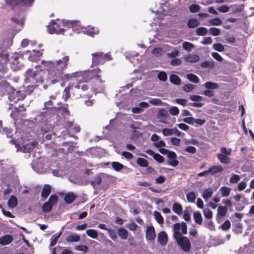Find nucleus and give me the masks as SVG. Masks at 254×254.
I'll use <instances>...</instances> for the list:
<instances>
[{
	"instance_id": "f257e3e1",
	"label": "nucleus",
	"mask_w": 254,
	"mask_h": 254,
	"mask_svg": "<svg viewBox=\"0 0 254 254\" xmlns=\"http://www.w3.org/2000/svg\"><path fill=\"white\" fill-rule=\"evenodd\" d=\"M69 60V56H65L56 62L44 60L41 62V70L48 71L47 84L44 85L45 89L47 88L48 85L55 84L61 81L65 82L73 78H79V71L64 74V71L67 68Z\"/></svg>"
},
{
	"instance_id": "f03ea898",
	"label": "nucleus",
	"mask_w": 254,
	"mask_h": 254,
	"mask_svg": "<svg viewBox=\"0 0 254 254\" xmlns=\"http://www.w3.org/2000/svg\"><path fill=\"white\" fill-rule=\"evenodd\" d=\"M101 72V70L99 68L93 70L80 71H79V78H81L82 79H79V80L88 82L93 79H97L100 82V86L98 89H96L102 91L105 88V81L102 80L101 75L99 74Z\"/></svg>"
},
{
	"instance_id": "7ed1b4c3",
	"label": "nucleus",
	"mask_w": 254,
	"mask_h": 254,
	"mask_svg": "<svg viewBox=\"0 0 254 254\" xmlns=\"http://www.w3.org/2000/svg\"><path fill=\"white\" fill-rule=\"evenodd\" d=\"M77 23L75 21H63V22L57 23L55 20H52L47 26L49 32L50 34H60L63 33L65 29L64 28H69L75 25Z\"/></svg>"
},
{
	"instance_id": "20e7f679",
	"label": "nucleus",
	"mask_w": 254,
	"mask_h": 254,
	"mask_svg": "<svg viewBox=\"0 0 254 254\" xmlns=\"http://www.w3.org/2000/svg\"><path fill=\"white\" fill-rule=\"evenodd\" d=\"M25 83H31L32 84H42L44 81V75L40 72H36L33 69H28L25 72Z\"/></svg>"
},
{
	"instance_id": "39448f33",
	"label": "nucleus",
	"mask_w": 254,
	"mask_h": 254,
	"mask_svg": "<svg viewBox=\"0 0 254 254\" xmlns=\"http://www.w3.org/2000/svg\"><path fill=\"white\" fill-rule=\"evenodd\" d=\"M113 59L111 55L109 53L104 54L102 52H96L92 54L91 66L101 64H103L107 61H111Z\"/></svg>"
},
{
	"instance_id": "423d86ee",
	"label": "nucleus",
	"mask_w": 254,
	"mask_h": 254,
	"mask_svg": "<svg viewBox=\"0 0 254 254\" xmlns=\"http://www.w3.org/2000/svg\"><path fill=\"white\" fill-rule=\"evenodd\" d=\"M178 246L185 252H188L191 248V243L189 239L187 237L179 236L175 239Z\"/></svg>"
},
{
	"instance_id": "0eeeda50",
	"label": "nucleus",
	"mask_w": 254,
	"mask_h": 254,
	"mask_svg": "<svg viewBox=\"0 0 254 254\" xmlns=\"http://www.w3.org/2000/svg\"><path fill=\"white\" fill-rule=\"evenodd\" d=\"M6 3L12 8L16 5L22 4L23 6H31L34 0H4Z\"/></svg>"
},
{
	"instance_id": "6e6552de",
	"label": "nucleus",
	"mask_w": 254,
	"mask_h": 254,
	"mask_svg": "<svg viewBox=\"0 0 254 254\" xmlns=\"http://www.w3.org/2000/svg\"><path fill=\"white\" fill-rule=\"evenodd\" d=\"M145 233L146 238L147 240L153 241L156 238L155 229L152 225L147 227Z\"/></svg>"
},
{
	"instance_id": "1a4fd4ad",
	"label": "nucleus",
	"mask_w": 254,
	"mask_h": 254,
	"mask_svg": "<svg viewBox=\"0 0 254 254\" xmlns=\"http://www.w3.org/2000/svg\"><path fill=\"white\" fill-rule=\"evenodd\" d=\"M157 240L162 246H165L168 242V236L165 231H161L158 234Z\"/></svg>"
},
{
	"instance_id": "9d476101",
	"label": "nucleus",
	"mask_w": 254,
	"mask_h": 254,
	"mask_svg": "<svg viewBox=\"0 0 254 254\" xmlns=\"http://www.w3.org/2000/svg\"><path fill=\"white\" fill-rule=\"evenodd\" d=\"M145 152L150 156H153V158L158 162L162 163L164 161V157L158 153H155L154 151L151 149H148Z\"/></svg>"
},
{
	"instance_id": "9b49d317",
	"label": "nucleus",
	"mask_w": 254,
	"mask_h": 254,
	"mask_svg": "<svg viewBox=\"0 0 254 254\" xmlns=\"http://www.w3.org/2000/svg\"><path fill=\"white\" fill-rule=\"evenodd\" d=\"M9 62L8 52L0 49V65H3Z\"/></svg>"
},
{
	"instance_id": "f8f14e48",
	"label": "nucleus",
	"mask_w": 254,
	"mask_h": 254,
	"mask_svg": "<svg viewBox=\"0 0 254 254\" xmlns=\"http://www.w3.org/2000/svg\"><path fill=\"white\" fill-rule=\"evenodd\" d=\"M13 241V237L10 235H5L0 238V244L3 246L10 244Z\"/></svg>"
},
{
	"instance_id": "ddd939ff",
	"label": "nucleus",
	"mask_w": 254,
	"mask_h": 254,
	"mask_svg": "<svg viewBox=\"0 0 254 254\" xmlns=\"http://www.w3.org/2000/svg\"><path fill=\"white\" fill-rule=\"evenodd\" d=\"M223 170V167L220 165L212 166L208 169L209 174L213 175Z\"/></svg>"
},
{
	"instance_id": "4468645a",
	"label": "nucleus",
	"mask_w": 254,
	"mask_h": 254,
	"mask_svg": "<svg viewBox=\"0 0 254 254\" xmlns=\"http://www.w3.org/2000/svg\"><path fill=\"white\" fill-rule=\"evenodd\" d=\"M51 189L50 185H45L41 192V196L45 199L47 198L51 192Z\"/></svg>"
},
{
	"instance_id": "2eb2a0df",
	"label": "nucleus",
	"mask_w": 254,
	"mask_h": 254,
	"mask_svg": "<svg viewBox=\"0 0 254 254\" xmlns=\"http://www.w3.org/2000/svg\"><path fill=\"white\" fill-rule=\"evenodd\" d=\"M157 117L160 120H167L169 117L168 111L164 109H161L158 112Z\"/></svg>"
},
{
	"instance_id": "dca6fc26",
	"label": "nucleus",
	"mask_w": 254,
	"mask_h": 254,
	"mask_svg": "<svg viewBox=\"0 0 254 254\" xmlns=\"http://www.w3.org/2000/svg\"><path fill=\"white\" fill-rule=\"evenodd\" d=\"M84 32L88 35L91 37H94V35L98 34L99 33V30H98V28L88 26V28L86 29V31Z\"/></svg>"
},
{
	"instance_id": "f3484780",
	"label": "nucleus",
	"mask_w": 254,
	"mask_h": 254,
	"mask_svg": "<svg viewBox=\"0 0 254 254\" xmlns=\"http://www.w3.org/2000/svg\"><path fill=\"white\" fill-rule=\"evenodd\" d=\"M76 195L72 192L67 193L64 197V200L66 203H71L76 198Z\"/></svg>"
},
{
	"instance_id": "a211bd4d",
	"label": "nucleus",
	"mask_w": 254,
	"mask_h": 254,
	"mask_svg": "<svg viewBox=\"0 0 254 254\" xmlns=\"http://www.w3.org/2000/svg\"><path fill=\"white\" fill-rule=\"evenodd\" d=\"M7 204L10 208H13L17 205V199L15 196L11 195L8 199Z\"/></svg>"
},
{
	"instance_id": "6ab92c4d",
	"label": "nucleus",
	"mask_w": 254,
	"mask_h": 254,
	"mask_svg": "<svg viewBox=\"0 0 254 254\" xmlns=\"http://www.w3.org/2000/svg\"><path fill=\"white\" fill-rule=\"evenodd\" d=\"M181 225L179 223H176L174 225V237L177 239V237L181 236L182 234L180 232Z\"/></svg>"
},
{
	"instance_id": "aec40b11",
	"label": "nucleus",
	"mask_w": 254,
	"mask_h": 254,
	"mask_svg": "<svg viewBox=\"0 0 254 254\" xmlns=\"http://www.w3.org/2000/svg\"><path fill=\"white\" fill-rule=\"evenodd\" d=\"M118 234L123 240H126L128 236V231L124 228H120L118 230Z\"/></svg>"
},
{
	"instance_id": "412c9836",
	"label": "nucleus",
	"mask_w": 254,
	"mask_h": 254,
	"mask_svg": "<svg viewBox=\"0 0 254 254\" xmlns=\"http://www.w3.org/2000/svg\"><path fill=\"white\" fill-rule=\"evenodd\" d=\"M173 210L178 215H181L183 212V207L180 203L175 202L173 205Z\"/></svg>"
},
{
	"instance_id": "4be33fe9",
	"label": "nucleus",
	"mask_w": 254,
	"mask_h": 254,
	"mask_svg": "<svg viewBox=\"0 0 254 254\" xmlns=\"http://www.w3.org/2000/svg\"><path fill=\"white\" fill-rule=\"evenodd\" d=\"M193 219L195 222L198 225L202 224V217L200 212L196 211L193 213Z\"/></svg>"
},
{
	"instance_id": "5701e85b",
	"label": "nucleus",
	"mask_w": 254,
	"mask_h": 254,
	"mask_svg": "<svg viewBox=\"0 0 254 254\" xmlns=\"http://www.w3.org/2000/svg\"><path fill=\"white\" fill-rule=\"evenodd\" d=\"M170 80L173 84L178 85L181 83L180 78L176 74H172L170 76Z\"/></svg>"
},
{
	"instance_id": "b1692460",
	"label": "nucleus",
	"mask_w": 254,
	"mask_h": 254,
	"mask_svg": "<svg viewBox=\"0 0 254 254\" xmlns=\"http://www.w3.org/2000/svg\"><path fill=\"white\" fill-rule=\"evenodd\" d=\"M200 66L202 68H213L215 66L214 62L211 61H205L201 63Z\"/></svg>"
},
{
	"instance_id": "393cba45",
	"label": "nucleus",
	"mask_w": 254,
	"mask_h": 254,
	"mask_svg": "<svg viewBox=\"0 0 254 254\" xmlns=\"http://www.w3.org/2000/svg\"><path fill=\"white\" fill-rule=\"evenodd\" d=\"M185 59L187 62L195 63L199 61V57L197 55L189 54Z\"/></svg>"
},
{
	"instance_id": "a878e982",
	"label": "nucleus",
	"mask_w": 254,
	"mask_h": 254,
	"mask_svg": "<svg viewBox=\"0 0 254 254\" xmlns=\"http://www.w3.org/2000/svg\"><path fill=\"white\" fill-rule=\"evenodd\" d=\"M80 238V237L78 235L74 234L66 237L65 240L68 243L77 242L79 241Z\"/></svg>"
},
{
	"instance_id": "bb28decb",
	"label": "nucleus",
	"mask_w": 254,
	"mask_h": 254,
	"mask_svg": "<svg viewBox=\"0 0 254 254\" xmlns=\"http://www.w3.org/2000/svg\"><path fill=\"white\" fill-rule=\"evenodd\" d=\"M174 154H175V155H174V156L173 157V158L168 157L170 160L168 161L167 163L168 165L170 166H172L173 167H176L178 165L179 162V161L177 159V156L175 152Z\"/></svg>"
},
{
	"instance_id": "cd10ccee",
	"label": "nucleus",
	"mask_w": 254,
	"mask_h": 254,
	"mask_svg": "<svg viewBox=\"0 0 254 254\" xmlns=\"http://www.w3.org/2000/svg\"><path fill=\"white\" fill-rule=\"evenodd\" d=\"M217 158L221 163L228 164L230 162V158L223 154H218Z\"/></svg>"
},
{
	"instance_id": "c85d7f7f",
	"label": "nucleus",
	"mask_w": 254,
	"mask_h": 254,
	"mask_svg": "<svg viewBox=\"0 0 254 254\" xmlns=\"http://www.w3.org/2000/svg\"><path fill=\"white\" fill-rule=\"evenodd\" d=\"M199 24V22L196 19L192 18L188 20L187 25L189 28H194L198 26Z\"/></svg>"
},
{
	"instance_id": "c756f323",
	"label": "nucleus",
	"mask_w": 254,
	"mask_h": 254,
	"mask_svg": "<svg viewBox=\"0 0 254 254\" xmlns=\"http://www.w3.org/2000/svg\"><path fill=\"white\" fill-rule=\"evenodd\" d=\"M71 89V86L68 85L66 86L64 91L62 98L64 101H66L70 97V90Z\"/></svg>"
},
{
	"instance_id": "7c9ffc66",
	"label": "nucleus",
	"mask_w": 254,
	"mask_h": 254,
	"mask_svg": "<svg viewBox=\"0 0 254 254\" xmlns=\"http://www.w3.org/2000/svg\"><path fill=\"white\" fill-rule=\"evenodd\" d=\"M159 151L161 154L163 155H167V157L173 158L174 156V155H175V154H174V151H170L164 148H160Z\"/></svg>"
},
{
	"instance_id": "2f4dec72",
	"label": "nucleus",
	"mask_w": 254,
	"mask_h": 254,
	"mask_svg": "<svg viewBox=\"0 0 254 254\" xmlns=\"http://www.w3.org/2000/svg\"><path fill=\"white\" fill-rule=\"evenodd\" d=\"M19 59V57L18 54H15L12 57L9 59V62H10V63L12 64H13L15 66H19V62L18 60Z\"/></svg>"
},
{
	"instance_id": "473e14b6",
	"label": "nucleus",
	"mask_w": 254,
	"mask_h": 254,
	"mask_svg": "<svg viewBox=\"0 0 254 254\" xmlns=\"http://www.w3.org/2000/svg\"><path fill=\"white\" fill-rule=\"evenodd\" d=\"M136 163L142 167H147L148 166V161L142 158H138L136 160Z\"/></svg>"
},
{
	"instance_id": "72a5a7b5",
	"label": "nucleus",
	"mask_w": 254,
	"mask_h": 254,
	"mask_svg": "<svg viewBox=\"0 0 254 254\" xmlns=\"http://www.w3.org/2000/svg\"><path fill=\"white\" fill-rule=\"evenodd\" d=\"M61 235L62 232H60L59 233L55 234L52 236L50 243L51 247H53L56 245Z\"/></svg>"
},
{
	"instance_id": "f704fd0d",
	"label": "nucleus",
	"mask_w": 254,
	"mask_h": 254,
	"mask_svg": "<svg viewBox=\"0 0 254 254\" xmlns=\"http://www.w3.org/2000/svg\"><path fill=\"white\" fill-rule=\"evenodd\" d=\"M187 78L194 83H197L199 81L198 77L193 73H189L187 75Z\"/></svg>"
},
{
	"instance_id": "c9c22d12",
	"label": "nucleus",
	"mask_w": 254,
	"mask_h": 254,
	"mask_svg": "<svg viewBox=\"0 0 254 254\" xmlns=\"http://www.w3.org/2000/svg\"><path fill=\"white\" fill-rule=\"evenodd\" d=\"M212 193H213V191L210 188L206 189L204 190L203 191V192L202 194V197L204 199L207 200L211 197Z\"/></svg>"
},
{
	"instance_id": "e433bc0d",
	"label": "nucleus",
	"mask_w": 254,
	"mask_h": 254,
	"mask_svg": "<svg viewBox=\"0 0 254 254\" xmlns=\"http://www.w3.org/2000/svg\"><path fill=\"white\" fill-rule=\"evenodd\" d=\"M204 86L206 88L208 89H216L218 88V85L216 83H213L212 82L208 81L205 83Z\"/></svg>"
},
{
	"instance_id": "4c0bfd02",
	"label": "nucleus",
	"mask_w": 254,
	"mask_h": 254,
	"mask_svg": "<svg viewBox=\"0 0 254 254\" xmlns=\"http://www.w3.org/2000/svg\"><path fill=\"white\" fill-rule=\"evenodd\" d=\"M207 28L204 27H200L196 29V34L198 36H204L207 33Z\"/></svg>"
},
{
	"instance_id": "58836bf2",
	"label": "nucleus",
	"mask_w": 254,
	"mask_h": 254,
	"mask_svg": "<svg viewBox=\"0 0 254 254\" xmlns=\"http://www.w3.org/2000/svg\"><path fill=\"white\" fill-rule=\"evenodd\" d=\"M217 215H220L221 217L225 216L227 212V208L226 207L220 206H218Z\"/></svg>"
},
{
	"instance_id": "ea45409f",
	"label": "nucleus",
	"mask_w": 254,
	"mask_h": 254,
	"mask_svg": "<svg viewBox=\"0 0 254 254\" xmlns=\"http://www.w3.org/2000/svg\"><path fill=\"white\" fill-rule=\"evenodd\" d=\"M196 199V195L194 191L189 192L187 194V199L189 202H194Z\"/></svg>"
},
{
	"instance_id": "a19ab883",
	"label": "nucleus",
	"mask_w": 254,
	"mask_h": 254,
	"mask_svg": "<svg viewBox=\"0 0 254 254\" xmlns=\"http://www.w3.org/2000/svg\"><path fill=\"white\" fill-rule=\"evenodd\" d=\"M87 235L93 239H97L98 237V233L94 229H88L86 231Z\"/></svg>"
},
{
	"instance_id": "79ce46f5",
	"label": "nucleus",
	"mask_w": 254,
	"mask_h": 254,
	"mask_svg": "<svg viewBox=\"0 0 254 254\" xmlns=\"http://www.w3.org/2000/svg\"><path fill=\"white\" fill-rule=\"evenodd\" d=\"M220 190L221 192L222 196L223 197H226L229 195L231 189L226 187H222L220 188Z\"/></svg>"
},
{
	"instance_id": "37998d69",
	"label": "nucleus",
	"mask_w": 254,
	"mask_h": 254,
	"mask_svg": "<svg viewBox=\"0 0 254 254\" xmlns=\"http://www.w3.org/2000/svg\"><path fill=\"white\" fill-rule=\"evenodd\" d=\"M112 166L116 171H119L124 167V166L122 164L118 162H113L112 163Z\"/></svg>"
},
{
	"instance_id": "c03bdc74",
	"label": "nucleus",
	"mask_w": 254,
	"mask_h": 254,
	"mask_svg": "<svg viewBox=\"0 0 254 254\" xmlns=\"http://www.w3.org/2000/svg\"><path fill=\"white\" fill-rule=\"evenodd\" d=\"M52 208L53 206L47 201L44 203L42 206V210L45 213H48L52 210Z\"/></svg>"
},
{
	"instance_id": "a18cd8bd",
	"label": "nucleus",
	"mask_w": 254,
	"mask_h": 254,
	"mask_svg": "<svg viewBox=\"0 0 254 254\" xmlns=\"http://www.w3.org/2000/svg\"><path fill=\"white\" fill-rule=\"evenodd\" d=\"M61 106L58 107L57 108L59 110H61L63 112V113H65L66 114H69V111L68 110V105L67 104H61Z\"/></svg>"
},
{
	"instance_id": "49530a36",
	"label": "nucleus",
	"mask_w": 254,
	"mask_h": 254,
	"mask_svg": "<svg viewBox=\"0 0 254 254\" xmlns=\"http://www.w3.org/2000/svg\"><path fill=\"white\" fill-rule=\"evenodd\" d=\"M157 78L160 81L165 82L167 79V75L165 71H161L159 72Z\"/></svg>"
},
{
	"instance_id": "de8ad7c7",
	"label": "nucleus",
	"mask_w": 254,
	"mask_h": 254,
	"mask_svg": "<svg viewBox=\"0 0 254 254\" xmlns=\"http://www.w3.org/2000/svg\"><path fill=\"white\" fill-rule=\"evenodd\" d=\"M154 216L155 219L159 224H161L164 223L163 217L162 216V215L159 212L155 211L154 212Z\"/></svg>"
},
{
	"instance_id": "09e8293b",
	"label": "nucleus",
	"mask_w": 254,
	"mask_h": 254,
	"mask_svg": "<svg viewBox=\"0 0 254 254\" xmlns=\"http://www.w3.org/2000/svg\"><path fill=\"white\" fill-rule=\"evenodd\" d=\"M231 227V223L229 220H226L221 226L220 227L221 229L225 231H227L229 230Z\"/></svg>"
},
{
	"instance_id": "8fccbe9b",
	"label": "nucleus",
	"mask_w": 254,
	"mask_h": 254,
	"mask_svg": "<svg viewBox=\"0 0 254 254\" xmlns=\"http://www.w3.org/2000/svg\"><path fill=\"white\" fill-rule=\"evenodd\" d=\"M193 47L194 45L192 43L188 42H184L183 43V48L187 51H190Z\"/></svg>"
},
{
	"instance_id": "3c124183",
	"label": "nucleus",
	"mask_w": 254,
	"mask_h": 254,
	"mask_svg": "<svg viewBox=\"0 0 254 254\" xmlns=\"http://www.w3.org/2000/svg\"><path fill=\"white\" fill-rule=\"evenodd\" d=\"M189 9L192 13L198 12L200 9V6L196 4H193L190 6Z\"/></svg>"
},
{
	"instance_id": "603ef678",
	"label": "nucleus",
	"mask_w": 254,
	"mask_h": 254,
	"mask_svg": "<svg viewBox=\"0 0 254 254\" xmlns=\"http://www.w3.org/2000/svg\"><path fill=\"white\" fill-rule=\"evenodd\" d=\"M108 233L110 236V237L114 241H117L118 239L117 236L116 235V232L112 229H109L108 230Z\"/></svg>"
},
{
	"instance_id": "864d4df0",
	"label": "nucleus",
	"mask_w": 254,
	"mask_h": 254,
	"mask_svg": "<svg viewBox=\"0 0 254 254\" xmlns=\"http://www.w3.org/2000/svg\"><path fill=\"white\" fill-rule=\"evenodd\" d=\"M164 136L173 135L174 133L173 128H164L162 130Z\"/></svg>"
},
{
	"instance_id": "5fc2aeb1",
	"label": "nucleus",
	"mask_w": 254,
	"mask_h": 254,
	"mask_svg": "<svg viewBox=\"0 0 254 254\" xmlns=\"http://www.w3.org/2000/svg\"><path fill=\"white\" fill-rule=\"evenodd\" d=\"M58 199V197L56 194H52L51 195L49 199L48 202L50 203L52 206H53L54 204L56 203Z\"/></svg>"
},
{
	"instance_id": "6e6d98bb",
	"label": "nucleus",
	"mask_w": 254,
	"mask_h": 254,
	"mask_svg": "<svg viewBox=\"0 0 254 254\" xmlns=\"http://www.w3.org/2000/svg\"><path fill=\"white\" fill-rule=\"evenodd\" d=\"M213 48L215 50L219 52H223L225 50L223 45L221 43H216L213 44Z\"/></svg>"
},
{
	"instance_id": "4d7b16f0",
	"label": "nucleus",
	"mask_w": 254,
	"mask_h": 254,
	"mask_svg": "<svg viewBox=\"0 0 254 254\" xmlns=\"http://www.w3.org/2000/svg\"><path fill=\"white\" fill-rule=\"evenodd\" d=\"M209 32L211 35L213 36H218L220 34V29L216 27H211L209 29Z\"/></svg>"
},
{
	"instance_id": "13d9d810",
	"label": "nucleus",
	"mask_w": 254,
	"mask_h": 254,
	"mask_svg": "<svg viewBox=\"0 0 254 254\" xmlns=\"http://www.w3.org/2000/svg\"><path fill=\"white\" fill-rule=\"evenodd\" d=\"M38 86V85L35 84H32V85H28L26 88V92L28 94H30Z\"/></svg>"
},
{
	"instance_id": "bf43d9fd",
	"label": "nucleus",
	"mask_w": 254,
	"mask_h": 254,
	"mask_svg": "<svg viewBox=\"0 0 254 254\" xmlns=\"http://www.w3.org/2000/svg\"><path fill=\"white\" fill-rule=\"evenodd\" d=\"M210 22L212 25H220L222 23V21L218 17L214 18L211 19Z\"/></svg>"
},
{
	"instance_id": "052dcab7",
	"label": "nucleus",
	"mask_w": 254,
	"mask_h": 254,
	"mask_svg": "<svg viewBox=\"0 0 254 254\" xmlns=\"http://www.w3.org/2000/svg\"><path fill=\"white\" fill-rule=\"evenodd\" d=\"M74 87H75V88H76L77 89H80L83 91H86L89 88L88 86L86 84H82L81 85L80 84H78L74 86Z\"/></svg>"
},
{
	"instance_id": "680f3d73",
	"label": "nucleus",
	"mask_w": 254,
	"mask_h": 254,
	"mask_svg": "<svg viewBox=\"0 0 254 254\" xmlns=\"http://www.w3.org/2000/svg\"><path fill=\"white\" fill-rule=\"evenodd\" d=\"M194 87V85L191 84H185L183 87V90L186 92H189L192 91Z\"/></svg>"
},
{
	"instance_id": "e2e57ef3",
	"label": "nucleus",
	"mask_w": 254,
	"mask_h": 254,
	"mask_svg": "<svg viewBox=\"0 0 254 254\" xmlns=\"http://www.w3.org/2000/svg\"><path fill=\"white\" fill-rule=\"evenodd\" d=\"M204 226L209 229L210 230H212L214 229V225L212 222L211 220H209L207 221H205L204 223Z\"/></svg>"
},
{
	"instance_id": "0e129e2a",
	"label": "nucleus",
	"mask_w": 254,
	"mask_h": 254,
	"mask_svg": "<svg viewBox=\"0 0 254 254\" xmlns=\"http://www.w3.org/2000/svg\"><path fill=\"white\" fill-rule=\"evenodd\" d=\"M149 102L154 105H160L162 104L161 100L157 98H151Z\"/></svg>"
},
{
	"instance_id": "69168bd1",
	"label": "nucleus",
	"mask_w": 254,
	"mask_h": 254,
	"mask_svg": "<svg viewBox=\"0 0 254 254\" xmlns=\"http://www.w3.org/2000/svg\"><path fill=\"white\" fill-rule=\"evenodd\" d=\"M204 217L207 219H211L212 217V212L209 209H205L203 210Z\"/></svg>"
},
{
	"instance_id": "338daca9",
	"label": "nucleus",
	"mask_w": 254,
	"mask_h": 254,
	"mask_svg": "<svg viewBox=\"0 0 254 254\" xmlns=\"http://www.w3.org/2000/svg\"><path fill=\"white\" fill-rule=\"evenodd\" d=\"M170 113L172 115L177 116L179 113V110L177 107L173 106L170 108Z\"/></svg>"
},
{
	"instance_id": "774afa93",
	"label": "nucleus",
	"mask_w": 254,
	"mask_h": 254,
	"mask_svg": "<svg viewBox=\"0 0 254 254\" xmlns=\"http://www.w3.org/2000/svg\"><path fill=\"white\" fill-rule=\"evenodd\" d=\"M240 177L238 175L233 174L230 179V182L233 184L237 183L240 180Z\"/></svg>"
}]
</instances>
